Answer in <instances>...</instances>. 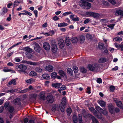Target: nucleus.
<instances>
[{
    "mask_svg": "<svg viewBox=\"0 0 123 123\" xmlns=\"http://www.w3.org/2000/svg\"><path fill=\"white\" fill-rule=\"evenodd\" d=\"M66 100L65 98H63L62 99L61 103L59 107L58 106L55 105H53L52 111H59L60 109L62 112H63L64 111L65 106L66 105Z\"/></svg>",
    "mask_w": 123,
    "mask_h": 123,
    "instance_id": "f257e3e1",
    "label": "nucleus"
},
{
    "mask_svg": "<svg viewBox=\"0 0 123 123\" xmlns=\"http://www.w3.org/2000/svg\"><path fill=\"white\" fill-rule=\"evenodd\" d=\"M79 5L83 9H89L91 6V4L86 2L84 0L80 1L79 2Z\"/></svg>",
    "mask_w": 123,
    "mask_h": 123,
    "instance_id": "f03ea898",
    "label": "nucleus"
},
{
    "mask_svg": "<svg viewBox=\"0 0 123 123\" xmlns=\"http://www.w3.org/2000/svg\"><path fill=\"white\" fill-rule=\"evenodd\" d=\"M17 70L19 72H24L27 68V67L23 64H20L16 67Z\"/></svg>",
    "mask_w": 123,
    "mask_h": 123,
    "instance_id": "7ed1b4c3",
    "label": "nucleus"
},
{
    "mask_svg": "<svg viewBox=\"0 0 123 123\" xmlns=\"http://www.w3.org/2000/svg\"><path fill=\"white\" fill-rule=\"evenodd\" d=\"M116 9L115 15L117 16H119L121 17H123V11L119 8H117Z\"/></svg>",
    "mask_w": 123,
    "mask_h": 123,
    "instance_id": "20e7f679",
    "label": "nucleus"
},
{
    "mask_svg": "<svg viewBox=\"0 0 123 123\" xmlns=\"http://www.w3.org/2000/svg\"><path fill=\"white\" fill-rule=\"evenodd\" d=\"M97 65V64H96L92 65L89 64L88 66V67L89 69L91 71L97 70L98 69V66Z\"/></svg>",
    "mask_w": 123,
    "mask_h": 123,
    "instance_id": "39448f33",
    "label": "nucleus"
},
{
    "mask_svg": "<svg viewBox=\"0 0 123 123\" xmlns=\"http://www.w3.org/2000/svg\"><path fill=\"white\" fill-rule=\"evenodd\" d=\"M46 100L49 103H53L54 101L53 97L50 95H48L46 98Z\"/></svg>",
    "mask_w": 123,
    "mask_h": 123,
    "instance_id": "423d86ee",
    "label": "nucleus"
},
{
    "mask_svg": "<svg viewBox=\"0 0 123 123\" xmlns=\"http://www.w3.org/2000/svg\"><path fill=\"white\" fill-rule=\"evenodd\" d=\"M42 62H34L31 61H26L25 63L28 64H30L33 66H36L41 64Z\"/></svg>",
    "mask_w": 123,
    "mask_h": 123,
    "instance_id": "0eeeda50",
    "label": "nucleus"
},
{
    "mask_svg": "<svg viewBox=\"0 0 123 123\" xmlns=\"http://www.w3.org/2000/svg\"><path fill=\"white\" fill-rule=\"evenodd\" d=\"M114 107L111 104H109L108 106V110L109 111L111 114H113L115 113L114 110Z\"/></svg>",
    "mask_w": 123,
    "mask_h": 123,
    "instance_id": "6e6552de",
    "label": "nucleus"
},
{
    "mask_svg": "<svg viewBox=\"0 0 123 123\" xmlns=\"http://www.w3.org/2000/svg\"><path fill=\"white\" fill-rule=\"evenodd\" d=\"M34 44L35 45L34 48L35 50L37 52H39L41 49L40 46L38 43H34Z\"/></svg>",
    "mask_w": 123,
    "mask_h": 123,
    "instance_id": "1a4fd4ad",
    "label": "nucleus"
},
{
    "mask_svg": "<svg viewBox=\"0 0 123 123\" xmlns=\"http://www.w3.org/2000/svg\"><path fill=\"white\" fill-rule=\"evenodd\" d=\"M70 17L73 21H78L80 19L79 18L77 17L76 15H72L70 16Z\"/></svg>",
    "mask_w": 123,
    "mask_h": 123,
    "instance_id": "9d476101",
    "label": "nucleus"
},
{
    "mask_svg": "<svg viewBox=\"0 0 123 123\" xmlns=\"http://www.w3.org/2000/svg\"><path fill=\"white\" fill-rule=\"evenodd\" d=\"M43 47L44 49L46 50H49L50 48V45L47 42H45L43 43Z\"/></svg>",
    "mask_w": 123,
    "mask_h": 123,
    "instance_id": "9b49d317",
    "label": "nucleus"
},
{
    "mask_svg": "<svg viewBox=\"0 0 123 123\" xmlns=\"http://www.w3.org/2000/svg\"><path fill=\"white\" fill-rule=\"evenodd\" d=\"M39 98L40 99L42 100L43 101L45 100L46 98L45 96V93L43 92H41L39 95Z\"/></svg>",
    "mask_w": 123,
    "mask_h": 123,
    "instance_id": "f8f14e48",
    "label": "nucleus"
},
{
    "mask_svg": "<svg viewBox=\"0 0 123 123\" xmlns=\"http://www.w3.org/2000/svg\"><path fill=\"white\" fill-rule=\"evenodd\" d=\"M57 50V47L56 44L55 43L52 44V51L54 53L56 52Z\"/></svg>",
    "mask_w": 123,
    "mask_h": 123,
    "instance_id": "ddd939ff",
    "label": "nucleus"
},
{
    "mask_svg": "<svg viewBox=\"0 0 123 123\" xmlns=\"http://www.w3.org/2000/svg\"><path fill=\"white\" fill-rule=\"evenodd\" d=\"M58 44L60 48H62L64 46V43L62 40H60L58 41Z\"/></svg>",
    "mask_w": 123,
    "mask_h": 123,
    "instance_id": "4468645a",
    "label": "nucleus"
},
{
    "mask_svg": "<svg viewBox=\"0 0 123 123\" xmlns=\"http://www.w3.org/2000/svg\"><path fill=\"white\" fill-rule=\"evenodd\" d=\"M62 85V84L61 83H54L52 84V86L55 88H58L60 87V86Z\"/></svg>",
    "mask_w": 123,
    "mask_h": 123,
    "instance_id": "2eb2a0df",
    "label": "nucleus"
},
{
    "mask_svg": "<svg viewBox=\"0 0 123 123\" xmlns=\"http://www.w3.org/2000/svg\"><path fill=\"white\" fill-rule=\"evenodd\" d=\"M89 117L92 119L93 123H98L97 120L91 114L89 115Z\"/></svg>",
    "mask_w": 123,
    "mask_h": 123,
    "instance_id": "dca6fc26",
    "label": "nucleus"
},
{
    "mask_svg": "<svg viewBox=\"0 0 123 123\" xmlns=\"http://www.w3.org/2000/svg\"><path fill=\"white\" fill-rule=\"evenodd\" d=\"M45 69L48 72H52L53 70V67L51 66H48L45 67Z\"/></svg>",
    "mask_w": 123,
    "mask_h": 123,
    "instance_id": "f3484780",
    "label": "nucleus"
},
{
    "mask_svg": "<svg viewBox=\"0 0 123 123\" xmlns=\"http://www.w3.org/2000/svg\"><path fill=\"white\" fill-rule=\"evenodd\" d=\"M20 98H17L13 100V102L15 105H19L20 104Z\"/></svg>",
    "mask_w": 123,
    "mask_h": 123,
    "instance_id": "a211bd4d",
    "label": "nucleus"
},
{
    "mask_svg": "<svg viewBox=\"0 0 123 123\" xmlns=\"http://www.w3.org/2000/svg\"><path fill=\"white\" fill-rule=\"evenodd\" d=\"M24 50L27 52L26 53H31L32 52V49L28 47L24 48Z\"/></svg>",
    "mask_w": 123,
    "mask_h": 123,
    "instance_id": "6ab92c4d",
    "label": "nucleus"
},
{
    "mask_svg": "<svg viewBox=\"0 0 123 123\" xmlns=\"http://www.w3.org/2000/svg\"><path fill=\"white\" fill-rule=\"evenodd\" d=\"M68 25L65 22H63L58 24V26L59 27H61L66 26H67Z\"/></svg>",
    "mask_w": 123,
    "mask_h": 123,
    "instance_id": "aec40b11",
    "label": "nucleus"
},
{
    "mask_svg": "<svg viewBox=\"0 0 123 123\" xmlns=\"http://www.w3.org/2000/svg\"><path fill=\"white\" fill-rule=\"evenodd\" d=\"M42 76L44 79L46 80L49 79L50 78V77L49 75V74H43L42 75Z\"/></svg>",
    "mask_w": 123,
    "mask_h": 123,
    "instance_id": "412c9836",
    "label": "nucleus"
},
{
    "mask_svg": "<svg viewBox=\"0 0 123 123\" xmlns=\"http://www.w3.org/2000/svg\"><path fill=\"white\" fill-rule=\"evenodd\" d=\"M7 12V9L6 8L4 7L2 11L1 12L0 14L1 15H3L5 14Z\"/></svg>",
    "mask_w": 123,
    "mask_h": 123,
    "instance_id": "4be33fe9",
    "label": "nucleus"
},
{
    "mask_svg": "<svg viewBox=\"0 0 123 123\" xmlns=\"http://www.w3.org/2000/svg\"><path fill=\"white\" fill-rule=\"evenodd\" d=\"M98 103L102 107H105V103L103 100H100Z\"/></svg>",
    "mask_w": 123,
    "mask_h": 123,
    "instance_id": "5701e85b",
    "label": "nucleus"
},
{
    "mask_svg": "<svg viewBox=\"0 0 123 123\" xmlns=\"http://www.w3.org/2000/svg\"><path fill=\"white\" fill-rule=\"evenodd\" d=\"M8 84L9 85L13 84L14 85H15L16 84V81L15 79H12L11 81L9 82Z\"/></svg>",
    "mask_w": 123,
    "mask_h": 123,
    "instance_id": "b1692460",
    "label": "nucleus"
},
{
    "mask_svg": "<svg viewBox=\"0 0 123 123\" xmlns=\"http://www.w3.org/2000/svg\"><path fill=\"white\" fill-rule=\"evenodd\" d=\"M73 119L74 123H77L78 122L77 116L75 115H73Z\"/></svg>",
    "mask_w": 123,
    "mask_h": 123,
    "instance_id": "393cba45",
    "label": "nucleus"
},
{
    "mask_svg": "<svg viewBox=\"0 0 123 123\" xmlns=\"http://www.w3.org/2000/svg\"><path fill=\"white\" fill-rule=\"evenodd\" d=\"M9 112L10 113L12 112L14 110V107L11 106H9L8 108L7 109Z\"/></svg>",
    "mask_w": 123,
    "mask_h": 123,
    "instance_id": "a878e982",
    "label": "nucleus"
},
{
    "mask_svg": "<svg viewBox=\"0 0 123 123\" xmlns=\"http://www.w3.org/2000/svg\"><path fill=\"white\" fill-rule=\"evenodd\" d=\"M35 81L33 79H30L28 80H26L25 82L29 84H30Z\"/></svg>",
    "mask_w": 123,
    "mask_h": 123,
    "instance_id": "bb28decb",
    "label": "nucleus"
},
{
    "mask_svg": "<svg viewBox=\"0 0 123 123\" xmlns=\"http://www.w3.org/2000/svg\"><path fill=\"white\" fill-rule=\"evenodd\" d=\"M94 115L96 117L98 118L101 119L102 117V115L101 114L98 115L97 114V112L95 111L94 112Z\"/></svg>",
    "mask_w": 123,
    "mask_h": 123,
    "instance_id": "cd10ccee",
    "label": "nucleus"
},
{
    "mask_svg": "<svg viewBox=\"0 0 123 123\" xmlns=\"http://www.w3.org/2000/svg\"><path fill=\"white\" fill-rule=\"evenodd\" d=\"M116 104L117 106L122 108H123V105L121 101H119L116 102Z\"/></svg>",
    "mask_w": 123,
    "mask_h": 123,
    "instance_id": "c85d7f7f",
    "label": "nucleus"
},
{
    "mask_svg": "<svg viewBox=\"0 0 123 123\" xmlns=\"http://www.w3.org/2000/svg\"><path fill=\"white\" fill-rule=\"evenodd\" d=\"M71 40L73 43H76L78 41L77 38L76 37H72L71 39Z\"/></svg>",
    "mask_w": 123,
    "mask_h": 123,
    "instance_id": "c756f323",
    "label": "nucleus"
},
{
    "mask_svg": "<svg viewBox=\"0 0 123 123\" xmlns=\"http://www.w3.org/2000/svg\"><path fill=\"white\" fill-rule=\"evenodd\" d=\"M95 109L100 114L103 111V110L99 106H97Z\"/></svg>",
    "mask_w": 123,
    "mask_h": 123,
    "instance_id": "7c9ffc66",
    "label": "nucleus"
},
{
    "mask_svg": "<svg viewBox=\"0 0 123 123\" xmlns=\"http://www.w3.org/2000/svg\"><path fill=\"white\" fill-rule=\"evenodd\" d=\"M65 42L67 46H69L70 44V39L68 37H66L65 40Z\"/></svg>",
    "mask_w": 123,
    "mask_h": 123,
    "instance_id": "2f4dec72",
    "label": "nucleus"
},
{
    "mask_svg": "<svg viewBox=\"0 0 123 123\" xmlns=\"http://www.w3.org/2000/svg\"><path fill=\"white\" fill-rule=\"evenodd\" d=\"M106 61V59L105 58L103 57L100 58L98 60V62L100 63H103Z\"/></svg>",
    "mask_w": 123,
    "mask_h": 123,
    "instance_id": "473e14b6",
    "label": "nucleus"
},
{
    "mask_svg": "<svg viewBox=\"0 0 123 123\" xmlns=\"http://www.w3.org/2000/svg\"><path fill=\"white\" fill-rule=\"evenodd\" d=\"M113 40L117 41H122V39L119 37H117L113 39Z\"/></svg>",
    "mask_w": 123,
    "mask_h": 123,
    "instance_id": "72a5a7b5",
    "label": "nucleus"
},
{
    "mask_svg": "<svg viewBox=\"0 0 123 123\" xmlns=\"http://www.w3.org/2000/svg\"><path fill=\"white\" fill-rule=\"evenodd\" d=\"M68 74L70 75H72L73 74V71L72 69L70 68H68Z\"/></svg>",
    "mask_w": 123,
    "mask_h": 123,
    "instance_id": "f704fd0d",
    "label": "nucleus"
},
{
    "mask_svg": "<svg viewBox=\"0 0 123 123\" xmlns=\"http://www.w3.org/2000/svg\"><path fill=\"white\" fill-rule=\"evenodd\" d=\"M78 119L79 123H82V115L81 114L78 115Z\"/></svg>",
    "mask_w": 123,
    "mask_h": 123,
    "instance_id": "c9c22d12",
    "label": "nucleus"
},
{
    "mask_svg": "<svg viewBox=\"0 0 123 123\" xmlns=\"http://www.w3.org/2000/svg\"><path fill=\"white\" fill-rule=\"evenodd\" d=\"M26 56L29 59H32L33 57L32 55L29 53H26Z\"/></svg>",
    "mask_w": 123,
    "mask_h": 123,
    "instance_id": "e433bc0d",
    "label": "nucleus"
},
{
    "mask_svg": "<svg viewBox=\"0 0 123 123\" xmlns=\"http://www.w3.org/2000/svg\"><path fill=\"white\" fill-rule=\"evenodd\" d=\"M30 75L31 76H36L37 74L34 71H31L30 72Z\"/></svg>",
    "mask_w": 123,
    "mask_h": 123,
    "instance_id": "4c0bfd02",
    "label": "nucleus"
},
{
    "mask_svg": "<svg viewBox=\"0 0 123 123\" xmlns=\"http://www.w3.org/2000/svg\"><path fill=\"white\" fill-rule=\"evenodd\" d=\"M99 16V14L93 12V14L92 17H93L94 18H98Z\"/></svg>",
    "mask_w": 123,
    "mask_h": 123,
    "instance_id": "58836bf2",
    "label": "nucleus"
},
{
    "mask_svg": "<svg viewBox=\"0 0 123 123\" xmlns=\"http://www.w3.org/2000/svg\"><path fill=\"white\" fill-rule=\"evenodd\" d=\"M67 111L68 115H70L72 112L71 109L70 108H69L67 109Z\"/></svg>",
    "mask_w": 123,
    "mask_h": 123,
    "instance_id": "ea45409f",
    "label": "nucleus"
},
{
    "mask_svg": "<svg viewBox=\"0 0 123 123\" xmlns=\"http://www.w3.org/2000/svg\"><path fill=\"white\" fill-rule=\"evenodd\" d=\"M98 47L101 49H103L104 44L102 43H99L98 44Z\"/></svg>",
    "mask_w": 123,
    "mask_h": 123,
    "instance_id": "a19ab883",
    "label": "nucleus"
},
{
    "mask_svg": "<svg viewBox=\"0 0 123 123\" xmlns=\"http://www.w3.org/2000/svg\"><path fill=\"white\" fill-rule=\"evenodd\" d=\"M73 70L75 73H77L78 71V67L75 66H74L73 67Z\"/></svg>",
    "mask_w": 123,
    "mask_h": 123,
    "instance_id": "79ce46f5",
    "label": "nucleus"
},
{
    "mask_svg": "<svg viewBox=\"0 0 123 123\" xmlns=\"http://www.w3.org/2000/svg\"><path fill=\"white\" fill-rule=\"evenodd\" d=\"M59 73L60 75L61 76H64L65 75V74L64 72L62 70H60L59 71Z\"/></svg>",
    "mask_w": 123,
    "mask_h": 123,
    "instance_id": "37998d69",
    "label": "nucleus"
},
{
    "mask_svg": "<svg viewBox=\"0 0 123 123\" xmlns=\"http://www.w3.org/2000/svg\"><path fill=\"white\" fill-rule=\"evenodd\" d=\"M22 42H19V43H17L16 44H15L14 45H13L12 46H11V47L9 48L8 49V50H11V49L12 48L16 46H17L18 45H19V44H21V43Z\"/></svg>",
    "mask_w": 123,
    "mask_h": 123,
    "instance_id": "c03bdc74",
    "label": "nucleus"
},
{
    "mask_svg": "<svg viewBox=\"0 0 123 123\" xmlns=\"http://www.w3.org/2000/svg\"><path fill=\"white\" fill-rule=\"evenodd\" d=\"M115 25V24H112L107 25V26L110 28L111 29H112L114 28Z\"/></svg>",
    "mask_w": 123,
    "mask_h": 123,
    "instance_id": "a18cd8bd",
    "label": "nucleus"
},
{
    "mask_svg": "<svg viewBox=\"0 0 123 123\" xmlns=\"http://www.w3.org/2000/svg\"><path fill=\"white\" fill-rule=\"evenodd\" d=\"M9 106H10L9 105V103L7 102H6L4 104V107L5 108L7 109Z\"/></svg>",
    "mask_w": 123,
    "mask_h": 123,
    "instance_id": "49530a36",
    "label": "nucleus"
},
{
    "mask_svg": "<svg viewBox=\"0 0 123 123\" xmlns=\"http://www.w3.org/2000/svg\"><path fill=\"white\" fill-rule=\"evenodd\" d=\"M72 13L71 12H66L63 13L62 15V16H67L69 14H72Z\"/></svg>",
    "mask_w": 123,
    "mask_h": 123,
    "instance_id": "de8ad7c7",
    "label": "nucleus"
},
{
    "mask_svg": "<svg viewBox=\"0 0 123 123\" xmlns=\"http://www.w3.org/2000/svg\"><path fill=\"white\" fill-rule=\"evenodd\" d=\"M80 39L81 42H83L85 39V37L84 36H81L80 37Z\"/></svg>",
    "mask_w": 123,
    "mask_h": 123,
    "instance_id": "09e8293b",
    "label": "nucleus"
},
{
    "mask_svg": "<svg viewBox=\"0 0 123 123\" xmlns=\"http://www.w3.org/2000/svg\"><path fill=\"white\" fill-rule=\"evenodd\" d=\"M86 15L88 16H92L93 12H88L86 13Z\"/></svg>",
    "mask_w": 123,
    "mask_h": 123,
    "instance_id": "8fccbe9b",
    "label": "nucleus"
},
{
    "mask_svg": "<svg viewBox=\"0 0 123 123\" xmlns=\"http://www.w3.org/2000/svg\"><path fill=\"white\" fill-rule=\"evenodd\" d=\"M57 74L55 72H54L52 73L51 75L52 78H55L56 77Z\"/></svg>",
    "mask_w": 123,
    "mask_h": 123,
    "instance_id": "3c124183",
    "label": "nucleus"
},
{
    "mask_svg": "<svg viewBox=\"0 0 123 123\" xmlns=\"http://www.w3.org/2000/svg\"><path fill=\"white\" fill-rule=\"evenodd\" d=\"M35 70L37 72L39 73H41L42 71V69L39 68H36Z\"/></svg>",
    "mask_w": 123,
    "mask_h": 123,
    "instance_id": "603ef678",
    "label": "nucleus"
},
{
    "mask_svg": "<svg viewBox=\"0 0 123 123\" xmlns=\"http://www.w3.org/2000/svg\"><path fill=\"white\" fill-rule=\"evenodd\" d=\"M110 89L111 91L113 92L115 89V87L113 86H111L110 87Z\"/></svg>",
    "mask_w": 123,
    "mask_h": 123,
    "instance_id": "864d4df0",
    "label": "nucleus"
},
{
    "mask_svg": "<svg viewBox=\"0 0 123 123\" xmlns=\"http://www.w3.org/2000/svg\"><path fill=\"white\" fill-rule=\"evenodd\" d=\"M29 91L28 89L26 88V89L21 90L19 92L21 93H25Z\"/></svg>",
    "mask_w": 123,
    "mask_h": 123,
    "instance_id": "5fc2aeb1",
    "label": "nucleus"
},
{
    "mask_svg": "<svg viewBox=\"0 0 123 123\" xmlns=\"http://www.w3.org/2000/svg\"><path fill=\"white\" fill-rule=\"evenodd\" d=\"M116 0H108L109 2L113 5L115 4L116 3Z\"/></svg>",
    "mask_w": 123,
    "mask_h": 123,
    "instance_id": "6e6d98bb",
    "label": "nucleus"
},
{
    "mask_svg": "<svg viewBox=\"0 0 123 123\" xmlns=\"http://www.w3.org/2000/svg\"><path fill=\"white\" fill-rule=\"evenodd\" d=\"M49 36H51L53 35L54 34V31L53 30L50 31L49 32Z\"/></svg>",
    "mask_w": 123,
    "mask_h": 123,
    "instance_id": "4d7b16f0",
    "label": "nucleus"
},
{
    "mask_svg": "<svg viewBox=\"0 0 123 123\" xmlns=\"http://www.w3.org/2000/svg\"><path fill=\"white\" fill-rule=\"evenodd\" d=\"M23 12H24L26 13V14H27L30 16H31L32 15V13H31L30 12L28 11H27L24 10L23 11Z\"/></svg>",
    "mask_w": 123,
    "mask_h": 123,
    "instance_id": "13d9d810",
    "label": "nucleus"
},
{
    "mask_svg": "<svg viewBox=\"0 0 123 123\" xmlns=\"http://www.w3.org/2000/svg\"><path fill=\"white\" fill-rule=\"evenodd\" d=\"M80 70L81 72L83 73H85L86 72V70L84 68L82 67L80 69Z\"/></svg>",
    "mask_w": 123,
    "mask_h": 123,
    "instance_id": "bf43d9fd",
    "label": "nucleus"
},
{
    "mask_svg": "<svg viewBox=\"0 0 123 123\" xmlns=\"http://www.w3.org/2000/svg\"><path fill=\"white\" fill-rule=\"evenodd\" d=\"M97 82L98 83H102V79L100 78H98L97 79Z\"/></svg>",
    "mask_w": 123,
    "mask_h": 123,
    "instance_id": "052dcab7",
    "label": "nucleus"
},
{
    "mask_svg": "<svg viewBox=\"0 0 123 123\" xmlns=\"http://www.w3.org/2000/svg\"><path fill=\"white\" fill-rule=\"evenodd\" d=\"M59 19V18L56 16H55L53 18V19L54 21H57Z\"/></svg>",
    "mask_w": 123,
    "mask_h": 123,
    "instance_id": "680f3d73",
    "label": "nucleus"
},
{
    "mask_svg": "<svg viewBox=\"0 0 123 123\" xmlns=\"http://www.w3.org/2000/svg\"><path fill=\"white\" fill-rule=\"evenodd\" d=\"M3 71L5 72H8L10 71L11 70L8 69L7 68H6L4 69Z\"/></svg>",
    "mask_w": 123,
    "mask_h": 123,
    "instance_id": "e2e57ef3",
    "label": "nucleus"
},
{
    "mask_svg": "<svg viewBox=\"0 0 123 123\" xmlns=\"http://www.w3.org/2000/svg\"><path fill=\"white\" fill-rule=\"evenodd\" d=\"M102 113L104 115H106L107 114V111L105 110H103V111L101 112V113Z\"/></svg>",
    "mask_w": 123,
    "mask_h": 123,
    "instance_id": "0e129e2a",
    "label": "nucleus"
},
{
    "mask_svg": "<svg viewBox=\"0 0 123 123\" xmlns=\"http://www.w3.org/2000/svg\"><path fill=\"white\" fill-rule=\"evenodd\" d=\"M102 22L104 23H107L108 22V20L107 19H102L101 20Z\"/></svg>",
    "mask_w": 123,
    "mask_h": 123,
    "instance_id": "69168bd1",
    "label": "nucleus"
},
{
    "mask_svg": "<svg viewBox=\"0 0 123 123\" xmlns=\"http://www.w3.org/2000/svg\"><path fill=\"white\" fill-rule=\"evenodd\" d=\"M103 4L105 6H107L108 5V3L107 2L103 1L102 2Z\"/></svg>",
    "mask_w": 123,
    "mask_h": 123,
    "instance_id": "338daca9",
    "label": "nucleus"
},
{
    "mask_svg": "<svg viewBox=\"0 0 123 123\" xmlns=\"http://www.w3.org/2000/svg\"><path fill=\"white\" fill-rule=\"evenodd\" d=\"M33 12L35 15V17H37L38 11L37 10H35Z\"/></svg>",
    "mask_w": 123,
    "mask_h": 123,
    "instance_id": "774afa93",
    "label": "nucleus"
}]
</instances>
